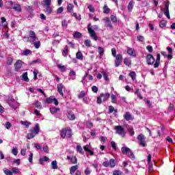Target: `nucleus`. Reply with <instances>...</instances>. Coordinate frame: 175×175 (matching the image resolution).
<instances>
[{"label":"nucleus","mask_w":175,"mask_h":175,"mask_svg":"<svg viewBox=\"0 0 175 175\" xmlns=\"http://www.w3.org/2000/svg\"><path fill=\"white\" fill-rule=\"evenodd\" d=\"M77 150L79 154H81V155H84V150H83V148L81 147V146H77Z\"/></svg>","instance_id":"nucleus-32"},{"label":"nucleus","mask_w":175,"mask_h":175,"mask_svg":"<svg viewBox=\"0 0 175 175\" xmlns=\"http://www.w3.org/2000/svg\"><path fill=\"white\" fill-rule=\"evenodd\" d=\"M114 129L117 135H119L121 137H125V129L122 126H115Z\"/></svg>","instance_id":"nucleus-2"},{"label":"nucleus","mask_w":175,"mask_h":175,"mask_svg":"<svg viewBox=\"0 0 175 175\" xmlns=\"http://www.w3.org/2000/svg\"><path fill=\"white\" fill-rule=\"evenodd\" d=\"M23 55H26V56L32 55V51H31V50H28V49L25 50L23 52Z\"/></svg>","instance_id":"nucleus-37"},{"label":"nucleus","mask_w":175,"mask_h":175,"mask_svg":"<svg viewBox=\"0 0 175 175\" xmlns=\"http://www.w3.org/2000/svg\"><path fill=\"white\" fill-rule=\"evenodd\" d=\"M25 9L27 10V12H28L29 13H32V12H33V9L32 8V7L29 6V5H27L26 7H25Z\"/></svg>","instance_id":"nucleus-50"},{"label":"nucleus","mask_w":175,"mask_h":175,"mask_svg":"<svg viewBox=\"0 0 175 175\" xmlns=\"http://www.w3.org/2000/svg\"><path fill=\"white\" fill-rule=\"evenodd\" d=\"M67 117L71 121H73L74 120H76V116H75V113H73V112H68V113L67 115Z\"/></svg>","instance_id":"nucleus-20"},{"label":"nucleus","mask_w":175,"mask_h":175,"mask_svg":"<svg viewBox=\"0 0 175 175\" xmlns=\"http://www.w3.org/2000/svg\"><path fill=\"white\" fill-rule=\"evenodd\" d=\"M14 66H15V70H18L21 66H23V61L21 60H18L15 64H14Z\"/></svg>","instance_id":"nucleus-15"},{"label":"nucleus","mask_w":175,"mask_h":175,"mask_svg":"<svg viewBox=\"0 0 175 175\" xmlns=\"http://www.w3.org/2000/svg\"><path fill=\"white\" fill-rule=\"evenodd\" d=\"M50 159H49V157L44 156L42 158L40 159V165H44L43 162H47L48 161H49Z\"/></svg>","instance_id":"nucleus-25"},{"label":"nucleus","mask_w":175,"mask_h":175,"mask_svg":"<svg viewBox=\"0 0 175 175\" xmlns=\"http://www.w3.org/2000/svg\"><path fill=\"white\" fill-rule=\"evenodd\" d=\"M111 99L112 103H117V96H116V95L111 94Z\"/></svg>","instance_id":"nucleus-48"},{"label":"nucleus","mask_w":175,"mask_h":175,"mask_svg":"<svg viewBox=\"0 0 175 175\" xmlns=\"http://www.w3.org/2000/svg\"><path fill=\"white\" fill-rule=\"evenodd\" d=\"M130 77H131L132 80H135L136 79V72H131L129 73Z\"/></svg>","instance_id":"nucleus-53"},{"label":"nucleus","mask_w":175,"mask_h":175,"mask_svg":"<svg viewBox=\"0 0 175 175\" xmlns=\"http://www.w3.org/2000/svg\"><path fill=\"white\" fill-rule=\"evenodd\" d=\"M85 96V91L82 90L80 94L78 95L79 99H81V98H84Z\"/></svg>","instance_id":"nucleus-49"},{"label":"nucleus","mask_w":175,"mask_h":175,"mask_svg":"<svg viewBox=\"0 0 175 175\" xmlns=\"http://www.w3.org/2000/svg\"><path fill=\"white\" fill-rule=\"evenodd\" d=\"M122 59H123L122 55L118 54L116 56L115 66L116 68H118V66L121 65V63L122 62Z\"/></svg>","instance_id":"nucleus-8"},{"label":"nucleus","mask_w":175,"mask_h":175,"mask_svg":"<svg viewBox=\"0 0 175 175\" xmlns=\"http://www.w3.org/2000/svg\"><path fill=\"white\" fill-rule=\"evenodd\" d=\"M137 139L139 146H142V147H146L147 146V143L146 142V136H144V135H139L137 136Z\"/></svg>","instance_id":"nucleus-6"},{"label":"nucleus","mask_w":175,"mask_h":175,"mask_svg":"<svg viewBox=\"0 0 175 175\" xmlns=\"http://www.w3.org/2000/svg\"><path fill=\"white\" fill-rule=\"evenodd\" d=\"M73 8L74 5L72 3H69L67 6V10L70 12L72 13V12H73Z\"/></svg>","instance_id":"nucleus-41"},{"label":"nucleus","mask_w":175,"mask_h":175,"mask_svg":"<svg viewBox=\"0 0 175 175\" xmlns=\"http://www.w3.org/2000/svg\"><path fill=\"white\" fill-rule=\"evenodd\" d=\"M3 172H4L5 174H6V175H13V172L12 171H10V170L5 169V170H3Z\"/></svg>","instance_id":"nucleus-57"},{"label":"nucleus","mask_w":175,"mask_h":175,"mask_svg":"<svg viewBox=\"0 0 175 175\" xmlns=\"http://www.w3.org/2000/svg\"><path fill=\"white\" fill-rule=\"evenodd\" d=\"M92 172V171L91 170V169H90V167H86V169L85 170V174L90 175Z\"/></svg>","instance_id":"nucleus-59"},{"label":"nucleus","mask_w":175,"mask_h":175,"mask_svg":"<svg viewBox=\"0 0 175 175\" xmlns=\"http://www.w3.org/2000/svg\"><path fill=\"white\" fill-rule=\"evenodd\" d=\"M45 7V13H46V14H51V13H53V8H51V5H46Z\"/></svg>","instance_id":"nucleus-19"},{"label":"nucleus","mask_w":175,"mask_h":175,"mask_svg":"<svg viewBox=\"0 0 175 175\" xmlns=\"http://www.w3.org/2000/svg\"><path fill=\"white\" fill-rule=\"evenodd\" d=\"M1 26L3 27V28H6L8 27V22H6V18L5 17H1Z\"/></svg>","instance_id":"nucleus-24"},{"label":"nucleus","mask_w":175,"mask_h":175,"mask_svg":"<svg viewBox=\"0 0 175 175\" xmlns=\"http://www.w3.org/2000/svg\"><path fill=\"white\" fill-rule=\"evenodd\" d=\"M98 54L100 55V58H102L103 57V55L105 54V49L103 47L99 46L98 48Z\"/></svg>","instance_id":"nucleus-23"},{"label":"nucleus","mask_w":175,"mask_h":175,"mask_svg":"<svg viewBox=\"0 0 175 175\" xmlns=\"http://www.w3.org/2000/svg\"><path fill=\"white\" fill-rule=\"evenodd\" d=\"M109 162L110 167H114L116 166V160L113 159H111Z\"/></svg>","instance_id":"nucleus-46"},{"label":"nucleus","mask_w":175,"mask_h":175,"mask_svg":"<svg viewBox=\"0 0 175 175\" xmlns=\"http://www.w3.org/2000/svg\"><path fill=\"white\" fill-rule=\"evenodd\" d=\"M138 42H144V36H138L137 38Z\"/></svg>","instance_id":"nucleus-61"},{"label":"nucleus","mask_w":175,"mask_h":175,"mask_svg":"<svg viewBox=\"0 0 175 175\" xmlns=\"http://www.w3.org/2000/svg\"><path fill=\"white\" fill-rule=\"evenodd\" d=\"M67 159L70 160V162L74 164L77 163V158H76V157H71L70 156H67Z\"/></svg>","instance_id":"nucleus-26"},{"label":"nucleus","mask_w":175,"mask_h":175,"mask_svg":"<svg viewBox=\"0 0 175 175\" xmlns=\"http://www.w3.org/2000/svg\"><path fill=\"white\" fill-rule=\"evenodd\" d=\"M60 136L62 139L72 137V129L69 127L62 129L60 131Z\"/></svg>","instance_id":"nucleus-1"},{"label":"nucleus","mask_w":175,"mask_h":175,"mask_svg":"<svg viewBox=\"0 0 175 175\" xmlns=\"http://www.w3.org/2000/svg\"><path fill=\"white\" fill-rule=\"evenodd\" d=\"M127 54L131 57H136V51L132 48H127Z\"/></svg>","instance_id":"nucleus-12"},{"label":"nucleus","mask_w":175,"mask_h":175,"mask_svg":"<svg viewBox=\"0 0 175 175\" xmlns=\"http://www.w3.org/2000/svg\"><path fill=\"white\" fill-rule=\"evenodd\" d=\"M54 103V98L53 97H49L46 99V103Z\"/></svg>","instance_id":"nucleus-52"},{"label":"nucleus","mask_w":175,"mask_h":175,"mask_svg":"<svg viewBox=\"0 0 175 175\" xmlns=\"http://www.w3.org/2000/svg\"><path fill=\"white\" fill-rule=\"evenodd\" d=\"M79 169V165H73L70 169V173L71 175L75 174V172Z\"/></svg>","instance_id":"nucleus-21"},{"label":"nucleus","mask_w":175,"mask_h":175,"mask_svg":"<svg viewBox=\"0 0 175 175\" xmlns=\"http://www.w3.org/2000/svg\"><path fill=\"white\" fill-rule=\"evenodd\" d=\"M7 103L9 105V106H10L12 109H16V107L18 106V103H17V101H16V100L12 97L8 98Z\"/></svg>","instance_id":"nucleus-4"},{"label":"nucleus","mask_w":175,"mask_h":175,"mask_svg":"<svg viewBox=\"0 0 175 175\" xmlns=\"http://www.w3.org/2000/svg\"><path fill=\"white\" fill-rule=\"evenodd\" d=\"M103 13H105V14H109V13H110V8L107 7V4H105L103 7Z\"/></svg>","instance_id":"nucleus-31"},{"label":"nucleus","mask_w":175,"mask_h":175,"mask_svg":"<svg viewBox=\"0 0 175 175\" xmlns=\"http://www.w3.org/2000/svg\"><path fill=\"white\" fill-rule=\"evenodd\" d=\"M12 154H13V155H17V154H18V150H17V148H12Z\"/></svg>","instance_id":"nucleus-60"},{"label":"nucleus","mask_w":175,"mask_h":175,"mask_svg":"<svg viewBox=\"0 0 175 175\" xmlns=\"http://www.w3.org/2000/svg\"><path fill=\"white\" fill-rule=\"evenodd\" d=\"M146 62L148 65H154V63L155 62V58H154L152 55L148 54L146 55Z\"/></svg>","instance_id":"nucleus-9"},{"label":"nucleus","mask_w":175,"mask_h":175,"mask_svg":"<svg viewBox=\"0 0 175 175\" xmlns=\"http://www.w3.org/2000/svg\"><path fill=\"white\" fill-rule=\"evenodd\" d=\"M103 21H105V27H107L110 29H113V25H111V21H110L109 18H105L103 19Z\"/></svg>","instance_id":"nucleus-10"},{"label":"nucleus","mask_w":175,"mask_h":175,"mask_svg":"<svg viewBox=\"0 0 175 175\" xmlns=\"http://www.w3.org/2000/svg\"><path fill=\"white\" fill-rule=\"evenodd\" d=\"M124 118L126 120V121H129L130 120H133V118L132 117V115L129 112H126L124 115Z\"/></svg>","instance_id":"nucleus-17"},{"label":"nucleus","mask_w":175,"mask_h":175,"mask_svg":"<svg viewBox=\"0 0 175 175\" xmlns=\"http://www.w3.org/2000/svg\"><path fill=\"white\" fill-rule=\"evenodd\" d=\"M42 151H44V152H46V154H49V146L45 145V146L42 148Z\"/></svg>","instance_id":"nucleus-62"},{"label":"nucleus","mask_w":175,"mask_h":175,"mask_svg":"<svg viewBox=\"0 0 175 175\" xmlns=\"http://www.w3.org/2000/svg\"><path fill=\"white\" fill-rule=\"evenodd\" d=\"M126 66H131L132 65V60L129 57H125L123 61Z\"/></svg>","instance_id":"nucleus-14"},{"label":"nucleus","mask_w":175,"mask_h":175,"mask_svg":"<svg viewBox=\"0 0 175 175\" xmlns=\"http://www.w3.org/2000/svg\"><path fill=\"white\" fill-rule=\"evenodd\" d=\"M39 38L36 36V33H35V31H29V37L27 38L28 42L33 44L36 42Z\"/></svg>","instance_id":"nucleus-3"},{"label":"nucleus","mask_w":175,"mask_h":175,"mask_svg":"<svg viewBox=\"0 0 175 175\" xmlns=\"http://www.w3.org/2000/svg\"><path fill=\"white\" fill-rule=\"evenodd\" d=\"M57 68L61 70V72H66V67L62 66V64H57Z\"/></svg>","instance_id":"nucleus-38"},{"label":"nucleus","mask_w":175,"mask_h":175,"mask_svg":"<svg viewBox=\"0 0 175 175\" xmlns=\"http://www.w3.org/2000/svg\"><path fill=\"white\" fill-rule=\"evenodd\" d=\"M23 81H26L27 83H28L29 81V78H28V72H25L23 75Z\"/></svg>","instance_id":"nucleus-29"},{"label":"nucleus","mask_w":175,"mask_h":175,"mask_svg":"<svg viewBox=\"0 0 175 175\" xmlns=\"http://www.w3.org/2000/svg\"><path fill=\"white\" fill-rule=\"evenodd\" d=\"M100 96L103 98V102H106L110 98V93H106L105 94L102 93Z\"/></svg>","instance_id":"nucleus-16"},{"label":"nucleus","mask_w":175,"mask_h":175,"mask_svg":"<svg viewBox=\"0 0 175 175\" xmlns=\"http://www.w3.org/2000/svg\"><path fill=\"white\" fill-rule=\"evenodd\" d=\"M50 111L51 113V114H57L58 113V111H59V108H57L55 107H53L50 108Z\"/></svg>","instance_id":"nucleus-18"},{"label":"nucleus","mask_w":175,"mask_h":175,"mask_svg":"<svg viewBox=\"0 0 175 175\" xmlns=\"http://www.w3.org/2000/svg\"><path fill=\"white\" fill-rule=\"evenodd\" d=\"M43 6H51V0H44Z\"/></svg>","instance_id":"nucleus-47"},{"label":"nucleus","mask_w":175,"mask_h":175,"mask_svg":"<svg viewBox=\"0 0 175 175\" xmlns=\"http://www.w3.org/2000/svg\"><path fill=\"white\" fill-rule=\"evenodd\" d=\"M101 73L105 81H109V75H107V72H106V71H102Z\"/></svg>","instance_id":"nucleus-33"},{"label":"nucleus","mask_w":175,"mask_h":175,"mask_svg":"<svg viewBox=\"0 0 175 175\" xmlns=\"http://www.w3.org/2000/svg\"><path fill=\"white\" fill-rule=\"evenodd\" d=\"M62 27L65 29L68 28V22L66 20L62 22Z\"/></svg>","instance_id":"nucleus-58"},{"label":"nucleus","mask_w":175,"mask_h":175,"mask_svg":"<svg viewBox=\"0 0 175 175\" xmlns=\"http://www.w3.org/2000/svg\"><path fill=\"white\" fill-rule=\"evenodd\" d=\"M122 174V172L120 170H115L113 171V175H121Z\"/></svg>","instance_id":"nucleus-64"},{"label":"nucleus","mask_w":175,"mask_h":175,"mask_svg":"<svg viewBox=\"0 0 175 175\" xmlns=\"http://www.w3.org/2000/svg\"><path fill=\"white\" fill-rule=\"evenodd\" d=\"M39 131H40V127H39V124H36L33 129V133H34V135H38Z\"/></svg>","instance_id":"nucleus-22"},{"label":"nucleus","mask_w":175,"mask_h":175,"mask_svg":"<svg viewBox=\"0 0 175 175\" xmlns=\"http://www.w3.org/2000/svg\"><path fill=\"white\" fill-rule=\"evenodd\" d=\"M169 5H170V1L165 2V7L163 8V13L167 18H170V14L169 13Z\"/></svg>","instance_id":"nucleus-7"},{"label":"nucleus","mask_w":175,"mask_h":175,"mask_svg":"<svg viewBox=\"0 0 175 175\" xmlns=\"http://www.w3.org/2000/svg\"><path fill=\"white\" fill-rule=\"evenodd\" d=\"M81 36H83V35L81 34V33L79 32V31H75L73 33V37L76 38H81Z\"/></svg>","instance_id":"nucleus-39"},{"label":"nucleus","mask_w":175,"mask_h":175,"mask_svg":"<svg viewBox=\"0 0 175 175\" xmlns=\"http://www.w3.org/2000/svg\"><path fill=\"white\" fill-rule=\"evenodd\" d=\"M63 90H65V86H64L62 83L57 84V92H59V95H62V96H64Z\"/></svg>","instance_id":"nucleus-11"},{"label":"nucleus","mask_w":175,"mask_h":175,"mask_svg":"<svg viewBox=\"0 0 175 175\" xmlns=\"http://www.w3.org/2000/svg\"><path fill=\"white\" fill-rule=\"evenodd\" d=\"M33 79L37 80L38 79V74L39 73V71L37 69H35L33 70Z\"/></svg>","instance_id":"nucleus-51"},{"label":"nucleus","mask_w":175,"mask_h":175,"mask_svg":"<svg viewBox=\"0 0 175 175\" xmlns=\"http://www.w3.org/2000/svg\"><path fill=\"white\" fill-rule=\"evenodd\" d=\"M34 106H36V107H37V109H42V103L40 102H39V100H36L34 103H33Z\"/></svg>","instance_id":"nucleus-43"},{"label":"nucleus","mask_w":175,"mask_h":175,"mask_svg":"<svg viewBox=\"0 0 175 175\" xmlns=\"http://www.w3.org/2000/svg\"><path fill=\"white\" fill-rule=\"evenodd\" d=\"M31 122L27 120L23 122V125L25 126V128H29V126H31Z\"/></svg>","instance_id":"nucleus-40"},{"label":"nucleus","mask_w":175,"mask_h":175,"mask_svg":"<svg viewBox=\"0 0 175 175\" xmlns=\"http://www.w3.org/2000/svg\"><path fill=\"white\" fill-rule=\"evenodd\" d=\"M127 129H128L129 133H130L131 136H133V135H135V131L133 130V126H127Z\"/></svg>","instance_id":"nucleus-27"},{"label":"nucleus","mask_w":175,"mask_h":175,"mask_svg":"<svg viewBox=\"0 0 175 175\" xmlns=\"http://www.w3.org/2000/svg\"><path fill=\"white\" fill-rule=\"evenodd\" d=\"M33 137H35V135L33 132H32V133H28L27 135V139H28L29 140L31 139H33Z\"/></svg>","instance_id":"nucleus-55"},{"label":"nucleus","mask_w":175,"mask_h":175,"mask_svg":"<svg viewBox=\"0 0 175 175\" xmlns=\"http://www.w3.org/2000/svg\"><path fill=\"white\" fill-rule=\"evenodd\" d=\"M31 44L34 45L35 49H39L40 47V41H39V39L34 42H33Z\"/></svg>","instance_id":"nucleus-36"},{"label":"nucleus","mask_w":175,"mask_h":175,"mask_svg":"<svg viewBox=\"0 0 175 175\" xmlns=\"http://www.w3.org/2000/svg\"><path fill=\"white\" fill-rule=\"evenodd\" d=\"M88 31L90 33V36L94 40H98V36H96V33H95V31L92 29V27H91V23H90L88 25Z\"/></svg>","instance_id":"nucleus-5"},{"label":"nucleus","mask_w":175,"mask_h":175,"mask_svg":"<svg viewBox=\"0 0 175 175\" xmlns=\"http://www.w3.org/2000/svg\"><path fill=\"white\" fill-rule=\"evenodd\" d=\"M69 51V49L68 48V45H66L62 52V55H64V57H66L68 55V52Z\"/></svg>","instance_id":"nucleus-34"},{"label":"nucleus","mask_w":175,"mask_h":175,"mask_svg":"<svg viewBox=\"0 0 175 175\" xmlns=\"http://www.w3.org/2000/svg\"><path fill=\"white\" fill-rule=\"evenodd\" d=\"M126 155H128V157L131 159H135V154H133V152H132V150H130Z\"/></svg>","instance_id":"nucleus-44"},{"label":"nucleus","mask_w":175,"mask_h":175,"mask_svg":"<svg viewBox=\"0 0 175 175\" xmlns=\"http://www.w3.org/2000/svg\"><path fill=\"white\" fill-rule=\"evenodd\" d=\"M135 94L137 96L139 99H143V96L140 94L139 89L135 90Z\"/></svg>","instance_id":"nucleus-45"},{"label":"nucleus","mask_w":175,"mask_h":175,"mask_svg":"<svg viewBox=\"0 0 175 175\" xmlns=\"http://www.w3.org/2000/svg\"><path fill=\"white\" fill-rule=\"evenodd\" d=\"M69 80H76V72L75 70H71L70 72H69Z\"/></svg>","instance_id":"nucleus-13"},{"label":"nucleus","mask_w":175,"mask_h":175,"mask_svg":"<svg viewBox=\"0 0 175 175\" xmlns=\"http://www.w3.org/2000/svg\"><path fill=\"white\" fill-rule=\"evenodd\" d=\"M76 58H77V59H80L81 61H82L83 53L81 51H78L76 54Z\"/></svg>","instance_id":"nucleus-35"},{"label":"nucleus","mask_w":175,"mask_h":175,"mask_svg":"<svg viewBox=\"0 0 175 175\" xmlns=\"http://www.w3.org/2000/svg\"><path fill=\"white\" fill-rule=\"evenodd\" d=\"M130 150H131V149L128 147H122V154H124V155H126L128 154V152H129Z\"/></svg>","instance_id":"nucleus-28"},{"label":"nucleus","mask_w":175,"mask_h":175,"mask_svg":"<svg viewBox=\"0 0 175 175\" xmlns=\"http://www.w3.org/2000/svg\"><path fill=\"white\" fill-rule=\"evenodd\" d=\"M84 43L86 47H91V40H85Z\"/></svg>","instance_id":"nucleus-56"},{"label":"nucleus","mask_w":175,"mask_h":175,"mask_svg":"<svg viewBox=\"0 0 175 175\" xmlns=\"http://www.w3.org/2000/svg\"><path fill=\"white\" fill-rule=\"evenodd\" d=\"M111 20L112 23H117V17L114 15L111 16Z\"/></svg>","instance_id":"nucleus-63"},{"label":"nucleus","mask_w":175,"mask_h":175,"mask_svg":"<svg viewBox=\"0 0 175 175\" xmlns=\"http://www.w3.org/2000/svg\"><path fill=\"white\" fill-rule=\"evenodd\" d=\"M51 166H52V169L53 170L58 169V165H57V161H52Z\"/></svg>","instance_id":"nucleus-42"},{"label":"nucleus","mask_w":175,"mask_h":175,"mask_svg":"<svg viewBox=\"0 0 175 175\" xmlns=\"http://www.w3.org/2000/svg\"><path fill=\"white\" fill-rule=\"evenodd\" d=\"M11 9H14L16 12H21V6L18 4H14V7L11 8Z\"/></svg>","instance_id":"nucleus-30"},{"label":"nucleus","mask_w":175,"mask_h":175,"mask_svg":"<svg viewBox=\"0 0 175 175\" xmlns=\"http://www.w3.org/2000/svg\"><path fill=\"white\" fill-rule=\"evenodd\" d=\"M166 23H167L166 21H165V20L161 21L160 22L161 28H165V27H166Z\"/></svg>","instance_id":"nucleus-54"}]
</instances>
